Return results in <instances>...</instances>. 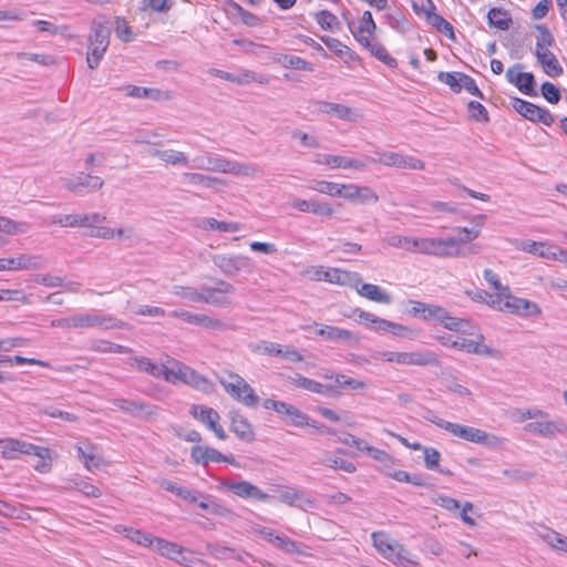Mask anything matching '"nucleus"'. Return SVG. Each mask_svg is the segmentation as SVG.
<instances>
[{
  "label": "nucleus",
  "instance_id": "nucleus-1",
  "mask_svg": "<svg viewBox=\"0 0 567 567\" xmlns=\"http://www.w3.org/2000/svg\"><path fill=\"white\" fill-rule=\"evenodd\" d=\"M111 37V23L104 16H99L91 23V31L87 44V66L92 70L96 69L103 59L109 45Z\"/></svg>",
  "mask_w": 567,
  "mask_h": 567
},
{
  "label": "nucleus",
  "instance_id": "nucleus-2",
  "mask_svg": "<svg viewBox=\"0 0 567 567\" xmlns=\"http://www.w3.org/2000/svg\"><path fill=\"white\" fill-rule=\"evenodd\" d=\"M436 426L447 431L452 435L465 440L467 442L481 444L488 449H497L502 445V439L495 434L487 433L481 429L462 425L458 423L440 420L436 422Z\"/></svg>",
  "mask_w": 567,
  "mask_h": 567
},
{
  "label": "nucleus",
  "instance_id": "nucleus-3",
  "mask_svg": "<svg viewBox=\"0 0 567 567\" xmlns=\"http://www.w3.org/2000/svg\"><path fill=\"white\" fill-rule=\"evenodd\" d=\"M344 316L354 318L355 321L377 332H391L393 336L404 338L409 337L412 332L411 329L405 326L385 320L360 308L352 309L350 315L344 313Z\"/></svg>",
  "mask_w": 567,
  "mask_h": 567
},
{
  "label": "nucleus",
  "instance_id": "nucleus-4",
  "mask_svg": "<svg viewBox=\"0 0 567 567\" xmlns=\"http://www.w3.org/2000/svg\"><path fill=\"white\" fill-rule=\"evenodd\" d=\"M231 381L221 380L224 390L241 404L254 408L259 402V396L254 389L238 374H230Z\"/></svg>",
  "mask_w": 567,
  "mask_h": 567
},
{
  "label": "nucleus",
  "instance_id": "nucleus-5",
  "mask_svg": "<svg viewBox=\"0 0 567 567\" xmlns=\"http://www.w3.org/2000/svg\"><path fill=\"white\" fill-rule=\"evenodd\" d=\"M210 259L227 277H235L241 271L250 274L254 268L250 258L244 255L215 254Z\"/></svg>",
  "mask_w": 567,
  "mask_h": 567
},
{
  "label": "nucleus",
  "instance_id": "nucleus-6",
  "mask_svg": "<svg viewBox=\"0 0 567 567\" xmlns=\"http://www.w3.org/2000/svg\"><path fill=\"white\" fill-rule=\"evenodd\" d=\"M0 449L1 455L6 460H16L19 454L35 455L38 457L48 455V447L38 446L12 437L0 439Z\"/></svg>",
  "mask_w": 567,
  "mask_h": 567
},
{
  "label": "nucleus",
  "instance_id": "nucleus-7",
  "mask_svg": "<svg viewBox=\"0 0 567 567\" xmlns=\"http://www.w3.org/2000/svg\"><path fill=\"white\" fill-rule=\"evenodd\" d=\"M167 363L172 364L171 369V375L173 379H171L168 382L176 383V382H184L197 390L205 391L209 384L207 378L199 374L197 371L192 369L190 367L176 361V360H168Z\"/></svg>",
  "mask_w": 567,
  "mask_h": 567
},
{
  "label": "nucleus",
  "instance_id": "nucleus-8",
  "mask_svg": "<svg viewBox=\"0 0 567 567\" xmlns=\"http://www.w3.org/2000/svg\"><path fill=\"white\" fill-rule=\"evenodd\" d=\"M216 285L217 287L203 286V303L223 308L231 306L233 301L228 295L235 291V286L223 279H217Z\"/></svg>",
  "mask_w": 567,
  "mask_h": 567
},
{
  "label": "nucleus",
  "instance_id": "nucleus-9",
  "mask_svg": "<svg viewBox=\"0 0 567 567\" xmlns=\"http://www.w3.org/2000/svg\"><path fill=\"white\" fill-rule=\"evenodd\" d=\"M189 413L194 419L198 420L206 425L207 429L213 431L219 440L227 439L226 432L219 424L220 416L216 410L202 404H193Z\"/></svg>",
  "mask_w": 567,
  "mask_h": 567
},
{
  "label": "nucleus",
  "instance_id": "nucleus-10",
  "mask_svg": "<svg viewBox=\"0 0 567 567\" xmlns=\"http://www.w3.org/2000/svg\"><path fill=\"white\" fill-rule=\"evenodd\" d=\"M111 403L122 412L137 419H147L154 415L157 411L155 405L142 400L116 398L111 400Z\"/></svg>",
  "mask_w": 567,
  "mask_h": 567
},
{
  "label": "nucleus",
  "instance_id": "nucleus-11",
  "mask_svg": "<svg viewBox=\"0 0 567 567\" xmlns=\"http://www.w3.org/2000/svg\"><path fill=\"white\" fill-rule=\"evenodd\" d=\"M221 486L245 499L252 498L259 502H268L274 498V496L264 493L258 486L248 481L233 482L224 480L221 482Z\"/></svg>",
  "mask_w": 567,
  "mask_h": 567
},
{
  "label": "nucleus",
  "instance_id": "nucleus-12",
  "mask_svg": "<svg viewBox=\"0 0 567 567\" xmlns=\"http://www.w3.org/2000/svg\"><path fill=\"white\" fill-rule=\"evenodd\" d=\"M45 266L44 258L37 255L21 254L12 258H0V271L4 270H38Z\"/></svg>",
  "mask_w": 567,
  "mask_h": 567
},
{
  "label": "nucleus",
  "instance_id": "nucleus-13",
  "mask_svg": "<svg viewBox=\"0 0 567 567\" xmlns=\"http://www.w3.org/2000/svg\"><path fill=\"white\" fill-rule=\"evenodd\" d=\"M371 162H378L385 166L408 168L414 171H421L424 168V163L413 156H405L395 152H384L381 154L379 159L369 158Z\"/></svg>",
  "mask_w": 567,
  "mask_h": 567
},
{
  "label": "nucleus",
  "instance_id": "nucleus-14",
  "mask_svg": "<svg viewBox=\"0 0 567 567\" xmlns=\"http://www.w3.org/2000/svg\"><path fill=\"white\" fill-rule=\"evenodd\" d=\"M287 381L297 388L324 396H334L338 394V391H336V386L331 384H322L316 380L306 378L299 373H295L293 375L287 377Z\"/></svg>",
  "mask_w": 567,
  "mask_h": 567
},
{
  "label": "nucleus",
  "instance_id": "nucleus-15",
  "mask_svg": "<svg viewBox=\"0 0 567 567\" xmlns=\"http://www.w3.org/2000/svg\"><path fill=\"white\" fill-rule=\"evenodd\" d=\"M502 295L506 299L504 302V308L508 309L512 313L524 317H533L540 313L539 307L533 301L514 297L509 291Z\"/></svg>",
  "mask_w": 567,
  "mask_h": 567
},
{
  "label": "nucleus",
  "instance_id": "nucleus-16",
  "mask_svg": "<svg viewBox=\"0 0 567 567\" xmlns=\"http://www.w3.org/2000/svg\"><path fill=\"white\" fill-rule=\"evenodd\" d=\"M104 182L99 176L81 173L79 176L65 182V187L78 195H83L84 189L93 192L102 188Z\"/></svg>",
  "mask_w": 567,
  "mask_h": 567
},
{
  "label": "nucleus",
  "instance_id": "nucleus-17",
  "mask_svg": "<svg viewBox=\"0 0 567 567\" xmlns=\"http://www.w3.org/2000/svg\"><path fill=\"white\" fill-rule=\"evenodd\" d=\"M313 105L316 106L318 112L333 115L339 120L355 122L359 117L358 113L353 109L343 104L331 103L326 101H315Z\"/></svg>",
  "mask_w": 567,
  "mask_h": 567
},
{
  "label": "nucleus",
  "instance_id": "nucleus-18",
  "mask_svg": "<svg viewBox=\"0 0 567 567\" xmlns=\"http://www.w3.org/2000/svg\"><path fill=\"white\" fill-rule=\"evenodd\" d=\"M132 367L136 368L141 372H145L154 378H163L165 381L173 379L171 375L172 365L168 364H156L146 357L133 358Z\"/></svg>",
  "mask_w": 567,
  "mask_h": 567
},
{
  "label": "nucleus",
  "instance_id": "nucleus-19",
  "mask_svg": "<svg viewBox=\"0 0 567 567\" xmlns=\"http://www.w3.org/2000/svg\"><path fill=\"white\" fill-rule=\"evenodd\" d=\"M525 431L542 436H554L556 434H567V424L561 420L537 421L526 424Z\"/></svg>",
  "mask_w": 567,
  "mask_h": 567
},
{
  "label": "nucleus",
  "instance_id": "nucleus-20",
  "mask_svg": "<svg viewBox=\"0 0 567 567\" xmlns=\"http://www.w3.org/2000/svg\"><path fill=\"white\" fill-rule=\"evenodd\" d=\"M411 308L409 309V313L413 317H420L424 321H440L441 316L445 313V308L433 305V303H426L422 301L416 300H410Z\"/></svg>",
  "mask_w": 567,
  "mask_h": 567
},
{
  "label": "nucleus",
  "instance_id": "nucleus-21",
  "mask_svg": "<svg viewBox=\"0 0 567 567\" xmlns=\"http://www.w3.org/2000/svg\"><path fill=\"white\" fill-rule=\"evenodd\" d=\"M535 55L538 63L542 65L543 71L548 76L557 78L563 74V66L558 62L556 55L549 49L538 45L537 50H535Z\"/></svg>",
  "mask_w": 567,
  "mask_h": 567
},
{
  "label": "nucleus",
  "instance_id": "nucleus-22",
  "mask_svg": "<svg viewBox=\"0 0 567 567\" xmlns=\"http://www.w3.org/2000/svg\"><path fill=\"white\" fill-rule=\"evenodd\" d=\"M318 164L327 165L332 168H353L358 171H362L367 167L365 163L362 161H359L357 158L346 157V156H339V155H331V154H322L318 156V159L316 161Z\"/></svg>",
  "mask_w": 567,
  "mask_h": 567
},
{
  "label": "nucleus",
  "instance_id": "nucleus-23",
  "mask_svg": "<svg viewBox=\"0 0 567 567\" xmlns=\"http://www.w3.org/2000/svg\"><path fill=\"white\" fill-rule=\"evenodd\" d=\"M230 419V430L236 434V436L244 442H252L255 440V433L251 424L248 420L241 415L239 412L231 411L229 413Z\"/></svg>",
  "mask_w": 567,
  "mask_h": 567
},
{
  "label": "nucleus",
  "instance_id": "nucleus-24",
  "mask_svg": "<svg viewBox=\"0 0 567 567\" xmlns=\"http://www.w3.org/2000/svg\"><path fill=\"white\" fill-rule=\"evenodd\" d=\"M113 318L104 317L97 313H84L72 316L73 328H93L100 327L104 329L113 328Z\"/></svg>",
  "mask_w": 567,
  "mask_h": 567
},
{
  "label": "nucleus",
  "instance_id": "nucleus-25",
  "mask_svg": "<svg viewBox=\"0 0 567 567\" xmlns=\"http://www.w3.org/2000/svg\"><path fill=\"white\" fill-rule=\"evenodd\" d=\"M486 219V215L480 214L471 219L470 227L456 228V230L460 233L458 237H454V240L457 241V247L461 248L462 245L476 239L480 236Z\"/></svg>",
  "mask_w": 567,
  "mask_h": 567
},
{
  "label": "nucleus",
  "instance_id": "nucleus-26",
  "mask_svg": "<svg viewBox=\"0 0 567 567\" xmlns=\"http://www.w3.org/2000/svg\"><path fill=\"white\" fill-rule=\"evenodd\" d=\"M535 534L543 539L553 549L567 554V537L551 529L550 527L540 525L535 528Z\"/></svg>",
  "mask_w": 567,
  "mask_h": 567
},
{
  "label": "nucleus",
  "instance_id": "nucleus-27",
  "mask_svg": "<svg viewBox=\"0 0 567 567\" xmlns=\"http://www.w3.org/2000/svg\"><path fill=\"white\" fill-rule=\"evenodd\" d=\"M432 256L436 257H460L464 256L454 237L433 238Z\"/></svg>",
  "mask_w": 567,
  "mask_h": 567
},
{
  "label": "nucleus",
  "instance_id": "nucleus-28",
  "mask_svg": "<svg viewBox=\"0 0 567 567\" xmlns=\"http://www.w3.org/2000/svg\"><path fill=\"white\" fill-rule=\"evenodd\" d=\"M382 359L388 362L411 365H425L429 362L426 357L419 352L386 351L382 353Z\"/></svg>",
  "mask_w": 567,
  "mask_h": 567
},
{
  "label": "nucleus",
  "instance_id": "nucleus-29",
  "mask_svg": "<svg viewBox=\"0 0 567 567\" xmlns=\"http://www.w3.org/2000/svg\"><path fill=\"white\" fill-rule=\"evenodd\" d=\"M320 40L344 63L360 61V56L353 50L344 45L340 40L329 35H322Z\"/></svg>",
  "mask_w": 567,
  "mask_h": 567
},
{
  "label": "nucleus",
  "instance_id": "nucleus-30",
  "mask_svg": "<svg viewBox=\"0 0 567 567\" xmlns=\"http://www.w3.org/2000/svg\"><path fill=\"white\" fill-rule=\"evenodd\" d=\"M190 457L196 464L207 466L210 462L219 463L225 460V455L219 451L203 445H194L190 449Z\"/></svg>",
  "mask_w": 567,
  "mask_h": 567
},
{
  "label": "nucleus",
  "instance_id": "nucleus-31",
  "mask_svg": "<svg viewBox=\"0 0 567 567\" xmlns=\"http://www.w3.org/2000/svg\"><path fill=\"white\" fill-rule=\"evenodd\" d=\"M223 159H224V157H221V156L205 153V154L195 156L192 159L189 167L195 168V169H204V171L220 173L223 169L221 168Z\"/></svg>",
  "mask_w": 567,
  "mask_h": 567
},
{
  "label": "nucleus",
  "instance_id": "nucleus-32",
  "mask_svg": "<svg viewBox=\"0 0 567 567\" xmlns=\"http://www.w3.org/2000/svg\"><path fill=\"white\" fill-rule=\"evenodd\" d=\"M225 12L229 17H239L248 27H256L260 23L259 17H257L255 13L245 10L239 3L235 2L234 0H228L225 3Z\"/></svg>",
  "mask_w": 567,
  "mask_h": 567
},
{
  "label": "nucleus",
  "instance_id": "nucleus-33",
  "mask_svg": "<svg viewBox=\"0 0 567 567\" xmlns=\"http://www.w3.org/2000/svg\"><path fill=\"white\" fill-rule=\"evenodd\" d=\"M272 61L275 63L280 64L284 68H290L293 70L308 71V72L313 71V65L310 62L303 60L300 56H296V55L275 53L272 55Z\"/></svg>",
  "mask_w": 567,
  "mask_h": 567
},
{
  "label": "nucleus",
  "instance_id": "nucleus-34",
  "mask_svg": "<svg viewBox=\"0 0 567 567\" xmlns=\"http://www.w3.org/2000/svg\"><path fill=\"white\" fill-rule=\"evenodd\" d=\"M221 172L225 174H231L236 176H249L260 172V168L256 164H245L236 161H229L224 158Z\"/></svg>",
  "mask_w": 567,
  "mask_h": 567
},
{
  "label": "nucleus",
  "instance_id": "nucleus-35",
  "mask_svg": "<svg viewBox=\"0 0 567 567\" xmlns=\"http://www.w3.org/2000/svg\"><path fill=\"white\" fill-rule=\"evenodd\" d=\"M511 105L519 115L534 123L542 110L540 106L516 96L511 97Z\"/></svg>",
  "mask_w": 567,
  "mask_h": 567
},
{
  "label": "nucleus",
  "instance_id": "nucleus-36",
  "mask_svg": "<svg viewBox=\"0 0 567 567\" xmlns=\"http://www.w3.org/2000/svg\"><path fill=\"white\" fill-rule=\"evenodd\" d=\"M357 291L360 296L374 302L389 305L392 301L388 292L373 284H362L360 288H357Z\"/></svg>",
  "mask_w": 567,
  "mask_h": 567
},
{
  "label": "nucleus",
  "instance_id": "nucleus-37",
  "mask_svg": "<svg viewBox=\"0 0 567 567\" xmlns=\"http://www.w3.org/2000/svg\"><path fill=\"white\" fill-rule=\"evenodd\" d=\"M424 19L431 27L446 35L450 40H456L453 25L441 14L436 13L435 10L425 12Z\"/></svg>",
  "mask_w": 567,
  "mask_h": 567
},
{
  "label": "nucleus",
  "instance_id": "nucleus-38",
  "mask_svg": "<svg viewBox=\"0 0 567 567\" xmlns=\"http://www.w3.org/2000/svg\"><path fill=\"white\" fill-rule=\"evenodd\" d=\"M488 24L502 31L509 29L513 20L511 13L503 8H492L487 12Z\"/></svg>",
  "mask_w": 567,
  "mask_h": 567
},
{
  "label": "nucleus",
  "instance_id": "nucleus-39",
  "mask_svg": "<svg viewBox=\"0 0 567 567\" xmlns=\"http://www.w3.org/2000/svg\"><path fill=\"white\" fill-rule=\"evenodd\" d=\"M316 333L330 341L349 342L353 339L351 331L334 326L321 324Z\"/></svg>",
  "mask_w": 567,
  "mask_h": 567
},
{
  "label": "nucleus",
  "instance_id": "nucleus-40",
  "mask_svg": "<svg viewBox=\"0 0 567 567\" xmlns=\"http://www.w3.org/2000/svg\"><path fill=\"white\" fill-rule=\"evenodd\" d=\"M150 155L153 157H157L163 162L172 165H190V162L188 161L187 156L183 152H178L175 150H152L150 152Z\"/></svg>",
  "mask_w": 567,
  "mask_h": 567
},
{
  "label": "nucleus",
  "instance_id": "nucleus-41",
  "mask_svg": "<svg viewBox=\"0 0 567 567\" xmlns=\"http://www.w3.org/2000/svg\"><path fill=\"white\" fill-rule=\"evenodd\" d=\"M158 484H159L161 488L175 494L177 497H179L184 501H187L189 503L197 502L196 493L185 486L177 485L176 483H174L169 480H166V478H162L158 482Z\"/></svg>",
  "mask_w": 567,
  "mask_h": 567
},
{
  "label": "nucleus",
  "instance_id": "nucleus-42",
  "mask_svg": "<svg viewBox=\"0 0 567 567\" xmlns=\"http://www.w3.org/2000/svg\"><path fill=\"white\" fill-rule=\"evenodd\" d=\"M153 548L162 556L174 560H178L183 554V548L179 545L158 537H156Z\"/></svg>",
  "mask_w": 567,
  "mask_h": 567
},
{
  "label": "nucleus",
  "instance_id": "nucleus-43",
  "mask_svg": "<svg viewBox=\"0 0 567 567\" xmlns=\"http://www.w3.org/2000/svg\"><path fill=\"white\" fill-rule=\"evenodd\" d=\"M182 183L186 185H200L204 187H214L218 182L217 177L204 175L199 173H183Z\"/></svg>",
  "mask_w": 567,
  "mask_h": 567
},
{
  "label": "nucleus",
  "instance_id": "nucleus-44",
  "mask_svg": "<svg viewBox=\"0 0 567 567\" xmlns=\"http://www.w3.org/2000/svg\"><path fill=\"white\" fill-rule=\"evenodd\" d=\"M206 550L209 555L217 559H238L243 560L241 555L236 554V551L233 548L223 546L218 543H207L206 544Z\"/></svg>",
  "mask_w": 567,
  "mask_h": 567
},
{
  "label": "nucleus",
  "instance_id": "nucleus-45",
  "mask_svg": "<svg viewBox=\"0 0 567 567\" xmlns=\"http://www.w3.org/2000/svg\"><path fill=\"white\" fill-rule=\"evenodd\" d=\"M200 226L205 229L217 230L220 233L238 231L241 229V225L239 223L219 221L212 217L204 218Z\"/></svg>",
  "mask_w": 567,
  "mask_h": 567
},
{
  "label": "nucleus",
  "instance_id": "nucleus-46",
  "mask_svg": "<svg viewBox=\"0 0 567 567\" xmlns=\"http://www.w3.org/2000/svg\"><path fill=\"white\" fill-rule=\"evenodd\" d=\"M29 230L25 221H16L9 217L0 216V231L7 235L24 234Z\"/></svg>",
  "mask_w": 567,
  "mask_h": 567
},
{
  "label": "nucleus",
  "instance_id": "nucleus-47",
  "mask_svg": "<svg viewBox=\"0 0 567 567\" xmlns=\"http://www.w3.org/2000/svg\"><path fill=\"white\" fill-rule=\"evenodd\" d=\"M123 530L125 533V537H127L132 542L144 547L153 548V545L156 539V537H154L153 535L132 527H124Z\"/></svg>",
  "mask_w": 567,
  "mask_h": 567
},
{
  "label": "nucleus",
  "instance_id": "nucleus-48",
  "mask_svg": "<svg viewBox=\"0 0 567 567\" xmlns=\"http://www.w3.org/2000/svg\"><path fill=\"white\" fill-rule=\"evenodd\" d=\"M369 52L372 56L383 62L386 66L391 69H395L398 66V61L388 53L385 47L381 42L373 40V44L371 45Z\"/></svg>",
  "mask_w": 567,
  "mask_h": 567
},
{
  "label": "nucleus",
  "instance_id": "nucleus-49",
  "mask_svg": "<svg viewBox=\"0 0 567 567\" xmlns=\"http://www.w3.org/2000/svg\"><path fill=\"white\" fill-rule=\"evenodd\" d=\"M523 94L528 96H537L535 76L530 72L519 73L518 82L515 85Z\"/></svg>",
  "mask_w": 567,
  "mask_h": 567
},
{
  "label": "nucleus",
  "instance_id": "nucleus-50",
  "mask_svg": "<svg viewBox=\"0 0 567 567\" xmlns=\"http://www.w3.org/2000/svg\"><path fill=\"white\" fill-rule=\"evenodd\" d=\"M358 445V451L365 452L370 457L381 463H388L392 461L391 455L384 450L377 449L369 445L365 441H353Z\"/></svg>",
  "mask_w": 567,
  "mask_h": 567
},
{
  "label": "nucleus",
  "instance_id": "nucleus-51",
  "mask_svg": "<svg viewBox=\"0 0 567 567\" xmlns=\"http://www.w3.org/2000/svg\"><path fill=\"white\" fill-rule=\"evenodd\" d=\"M93 447L87 450L76 446L78 457L83 462L87 470L99 468L102 464V457L93 452Z\"/></svg>",
  "mask_w": 567,
  "mask_h": 567
},
{
  "label": "nucleus",
  "instance_id": "nucleus-52",
  "mask_svg": "<svg viewBox=\"0 0 567 567\" xmlns=\"http://www.w3.org/2000/svg\"><path fill=\"white\" fill-rule=\"evenodd\" d=\"M324 377L330 378V379L334 378L336 384H332V385L336 386V389L342 388V389H351V390H361V389L365 388V383L363 381L350 378L344 374H336V375L331 374V375H324Z\"/></svg>",
  "mask_w": 567,
  "mask_h": 567
},
{
  "label": "nucleus",
  "instance_id": "nucleus-53",
  "mask_svg": "<svg viewBox=\"0 0 567 567\" xmlns=\"http://www.w3.org/2000/svg\"><path fill=\"white\" fill-rule=\"evenodd\" d=\"M461 72H440L437 74L439 81L450 86L454 93L462 91Z\"/></svg>",
  "mask_w": 567,
  "mask_h": 567
},
{
  "label": "nucleus",
  "instance_id": "nucleus-54",
  "mask_svg": "<svg viewBox=\"0 0 567 567\" xmlns=\"http://www.w3.org/2000/svg\"><path fill=\"white\" fill-rule=\"evenodd\" d=\"M393 548L394 553L390 554L389 560L406 567L416 565V561L411 558L409 550H406L402 545L398 544L396 546H393Z\"/></svg>",
  "mask_w": 567,
  "mask_h": 567
},
{
  "label": "nucleus",
  "instance_id": "nucleus-55",
  "mask_svg": "<svg viewBox=\"0 0 567 567\" xmlns=\"http://www.w3.org/2000/svg\"><path fill=\"white\" fill-rule=\"evenodd\" d=\"M162 92L157 89H148L135 85H130L127 87V95L136 99L158 100Z\"/></svg>",
  "mask_w": 567,
  "mask_h": 567
},
{
  "label": "nucleus",
  "instance_id": "nucleus-56",
  "mask_svg": "<svg viewBox=\"0 0 567 567\" xmlns=\"http://www.w3.org/2000/svg\"><path fill=\"white\" fill-rule=\"evenodd\" d=\"M308 187L321 194H326L332 197H337L339 184L328 181H311Z\"/></svg>",
  "mask_w": 567,
  "mask_h": 567
},
{
  "label": "nucleus",
  "instance_id": "nucleus-57",
  "mask_svg": "<svg viewBox=\"0 0 567 567\" xmlns=\"http://www.w3.org/2000/svg\"><path fill=\"white\" fill-rule=\"evenodd\" d=\"M274 545L277 548L282 549L285 553L288 554H302L303 551L300 549V544L287 536H276L274 538Z\"/></svg>",
  "mask_w": 567,
  "mask_h": 567
},
{
  "label": "nucleus",
  "instance_id": "nucleus-58",
  "mask_svg": "<svg viewBox=\"0 0 567 567\" xmlns=\"http://www.w3.org/2000/svg\"><path fill=\"white\" fill-rule=\"evenodd\" d=\"M373 544L379 553H381L386 559L390 558V554L394 553L393 546H396L398 543H391L386 539L382 534L373 533L372 534Z\"/></svg>",
  "mask_w": 567,
  "mask_h": 567
},
{
  "label": "nucleus",
  "instance_id": "nucleus-59",
  "mask_svg": "<svg viewBox=\"0 0 567 567\" xmlns=\"http://www.w3.org/2000/svg\"><path fill=\"white\" fill-rule=\"evenodd\" d=\"M439 341L441 344H443L445 347L458 349V350L465 351L466 353L471 352V348H467V347H468V344L473 343V340L464 339V338L454 340L452 338V336H450V334H444V336L439 337Z\"/></svg>",
  "mask_w": 567,
  "mask_h": 567
},
{
  "label": "nucleus",
  "instance_id": "nucleus-60",
  "mask_svg": "<svg viewBox=\"0 0 567 567\" xmlns=\"http://www.w3.org/2000/svg\"><path fill=\"white\" fill-rule=\"evenodd\" d=\"M467 109L472 120L481 123H487L489 121L488 112L482 103L477 101H471L467 104Z\"/></svg>",
  "mask_w": 567,
  "mask_h": 567
},
{
  "label": "nucleus",
  "instance_id": "nucleus-61",
  "mask_svg": "<svg viewBox=\"0 0 567 567\" xmlns=\"http://www.w3.org/2000/svg\"><path fill=\"white\" fill-rule=\"evenodd\" d=\"M417 238L393 235L389 238V245L415 252Z\"/></svg>",
  "mask_w": 567,
  "mask_h": 567
},
{
  "label": "nucleus",
  "instance_id": "nucleus-62",
  "mask_svg": "<svg viewBox=\"0 0 567 567\" xmlns=\"http://www.w3.org/2000/svg\"><path fill=\"white\" fill-rule=\"evenodd\" d=\"M115 33L116 37L123 42H131L134 40L132 29L124 18H115Z\"/></svg>",
  "mask_w": 567,
  "mask_h": 567
},
{
  "label": "nucleus",
  "instance_id": "nucleus-63",
  "mask_svg": "<svg viewBox=\"0 0 567 567\" xmlns=\"http://www.w3.org/2000/svg\"><path fill=\"white\" fill-rule=\"evenodd\" d=\"M320 463L326 464L331 468L342 470L347 473H354L357 471V467L352 462H349V461L340 458V457H331V456L327 455L326 458L323 461H321Z\"/></svg>",
  "mask_w": 567,
  "mask_h": 567
},
{
  "label": "nucleus",
  "instance_id": "nucleus-64",
  "mask_svg": "<svg viewBox=\"0 0 567 567\" xmlns=\"http://www.w3.org/2000/svg\"><path fill=\"white\" fill-rule=\"evenodd\" d=\"M540 92L544 99L551 104H557L561 99L559 89L551 82H544Z\"/></svg>",
  "mask_w": 567,
  "mask_h": 567
}]
</instances>
